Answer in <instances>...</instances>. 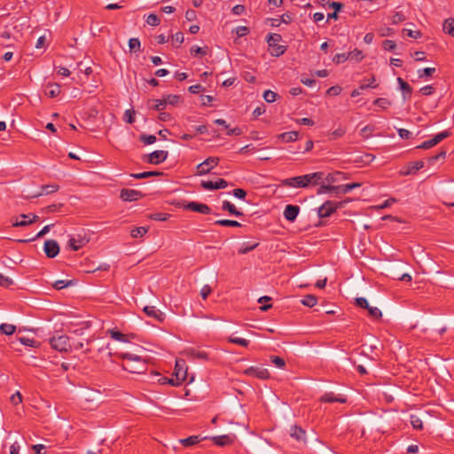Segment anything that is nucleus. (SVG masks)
I'll return each instance as SVG.
<instances>
[{
    "label": "nucleus",
    "mask_w": 454,
    "mask_h": 454,
    "mask_svg": "<svg viewBox=\"0 0 454 454\" xmlns=\"http://www.w3.org/2000/svg\"><path fill=\"white\" fill-rule=\"evenodd\" d=\"M325 173L321 171L286 178L281 181V185L293 188H308L309 186L318 185L324 182Z\"/></svg>",
    "instance_id": "1"
},
{
    "label": "nucleus",
    "mask_w": 454,
    "mask_h": 454,
    "mask_svg": "<svg viewBox=\"0 0 454 454\" xmlns=\"http://www.w3.org/2000/svg\"><path fill=\"white\" fill-rule=\"evenodd\" d=\"M120 357L125 361L123 369L131 373H143L147 369L146 363L137 355L126 352L120 354Z\"/></svg>",
    "instance_id": "2"
},
{
    "label": "nucleus",
    "mask_w": 454,
    "mask_h": 454,
    "mask_svg": "<svg viewBox=\"0 0 454 454\" xmlns=\"http://www.w3.org/2000/svg\"><path fill=\"white\" fill-rule=\"evenodd\" d=\"M281 40L282 36L279 34H269L267 35L266 41L269 46L272 49L270 54L274 57H279L286 51V46L278 44Z\"/></svg>",
    "instance_id": "3"
},
{
    "label": "nucleus",
    "mask_w": 454,
    "mask_h": 454,
    "mask_svg": "<svg viewBox=\"0 0 454 454\" xmlns=\"http://www.w3.org/2000/svg\"><path fill=\"white\" fill-rule=\"evenodd\" d=\"M51 347L59 352H67L71 348L69 337L67 335L53 336L50 339Z\"/></svg>",
    "instance_id": "4"
},
{
    "label": "nucleus",
    "mask_w": 454,
    "mask_h": 454,
    "mask_svg": "<svg viewBox=\"0 0 454 454\" xmlns=\"http://www.w3.org/2000/svg\"><path fill=\"white\" fill-rule=\"evenodd\" d=\"M342 202H334L331 200L325 201L317 210V215L320 218L330 216L338 208L341 207Z\"/></svg>",
    "instance_id": "5"
},
{
    "label": "nucleus",
    "mask_w": 454,
    "mask_h": 454,
    "mask_svg": "<svg viewBox=\"0 0 454 454\" xmlns=\"http://www.w3.org/2000/svg\"><path fill=\"white\" fill-rule=\"evenodd\" d=\"M220 160L217 157H209L197 166V175L203 176L218 165Z\"/></svg>",
    "instance_id": "6"
},
{
    "label": "nucleus",
    "mask_w": 454,
    "mask_h": 454,
    "mask_svg": "<svg viewBox=\"0 0 454 454\" xmlns=\"http://www.w3.org/2000/svg\"><path fill=\"white\" fill-rule=\"evenodd\" d=\"M356 305L367 309L369 316L373 319H379L382 317L381 311L377 307L370 306L368 301L364 297L356 298Z\"/></svg>",
    "instance_id": "7"
},
{
    "label": "nucleus",
    "mask_w": 454,
    "mask_h": 454,
    "mask_svg": "<svg viewBox=\"0 0 454 454\" xmlns=\"http://www.w3.org/2000/svg\"><path fill=\"white\" fill-rule=\"evenodd\" d=\"M90 238L87 236V234L84 233H78L75 236H73L68 240V246L71 247L72 250L77 251L80 248L83 247L87 243H89Z\"/></svg>",
    "instance_id": "8"
},
{
    "label": "nucleus",
    "mask_w": 454,
    "mask_h": 454,
    "mask_svg": "<svg viewBox=\"0 0 454 454\" xmlns=\"http://www.w3.org/2000/svg\"><path fill=\"white\" fill-rule=\"evenodd\" d=\"M145 195L142 192L133 189H121L120 193V198L123 201H137L142 199Z\"/></svg>",
    "instance_id": "9"
},
{
    "label": "nucleus",
    "mask_w": 454,
    "mask_h": 454,
    "mask_svg": "<svg viewBox=\"0 0 454 454\" xmlns=\"http://www.w3.org/2000/svg\"><path fill=\"white\" fill-rule=\"evenodd\" d=\"M244 374L258 378L260 380H267L270 378V372L262 367L251 366L244 371Z\"/></svg>",
    "instance_id": "10"
},
{
    "label": "nucleus",
    "mask_w": 454,
    "mask_h": 454,
    "mask_svg": "<svg viewBox=\"0 0 454 454\" xmlns=\"http://www.w3.org/2000/svg\"><path fill=\"white\" fill-rule=\"evenodd\" d=\"M184 207L187 210L198 212L203 215H209L212 212L211 208L207 204L200 203L197 201L188 202L184 206Z\"/></svg>",
    "instance_id": "11"
},
{
    "label": "nucleus",
    "mask_w": 454,
    "mask_h": 454,
    "mask_svg": "<svg viewBox=\"0 0 454 454\" xmlns=\"http://www.w3.org/2000/svg\"><path fill=\"white\" fill-rule=\"evenodd\" d=\"M19 344L32 348H37L39 346V343L34 339H29L27 337H16L15 340L11 341L10 347L14 350L20 351L18 348Z\"/></svg>",
    "instance_id": "12"
},
{
    "label": "nucleus",
    "mask_w": 454,
    "mask_h": 454,
    "mask_svg": "<svg viewBox=\"0 0 454 454\" xmlns=\"http://www.w3.org/2000/svg\"><path fill=\"white\" fill-rule=\"evenodd\" d=\"M168 152L164 150H158L147 155L146 161L150 164H160L167 160Z\"/></svg>",
    "instance_id": "13"
},
{
    "label": "nucleus",
    "mask_w": 454,
    "mask_h": 454,
    "mask_svg": "<svg viewBox=\"0 0 454 454\" xmlns=\"http://www.w3.org/2000/svg\"><path fill=\"white\" fill-rule=\"evenodd\" d=\"M43 250L48 258H54L59 253V246L54 239H48L44 242Z\"/></svg>",
    "instance_id": "14"
},
{
    "label": "nucleus",
    "mask_w": 454,
    "mask_h": 454,
    "mask_svg": "<svg viewBox=\"0 0 454 454\" xmlns=\"http://www.w3.org/2000/svg\"><path fill=\"white\" fill-rule=\"evenodd\" d=\"M201 187L207 191L223 189L228 186L226 180L223 178L217 179L215 182L213 181H201Z\"/></svg>",
    "instance_id": "15"
},
{
    "label": "nucleus",
    "mask_w": 454,
    "mask_h": 454,
    "mask_svg": "<svg viewBox=\"0 0 454 454\" xmlns=\"http://www.w3.org/2000/svg\"><path fill=\"white\" fill-rule=\"evenodd\" d=\"M211 439L218 446H228L234 442L236 436L234 434H223L214 436Z\"/></svg>",
    "instance_id": "16"
},
{
    "label": "nucleus",
    "mask_w": 454,
    "mask_h": 454,
    "mask_svg": "<svg viewBox=\"0 0 454 454\" xmlns=\"http://www.w3.org/2000/svg\"><path fill=\"white\" fill-rule=\"evenodd\" d=\"M143 310L148 317H153L159 322H163L165 319V314L154 306H145Z\"/></svg>",
    "instance_id": "17"
},
{
    "label": "nucleus",
    "mask_w": 454,
    "mask_h": 454,
    "mask_svg": "<svg viewBox=\"0 0 454 454\" xmlns=\"http://www.w3.org/2000/svg\"><path fill=\"white\" fill-rule=\"evenodd\" d=\"M20 218H24V219H27V222H18V218L15 219V221L12 222V226L13 227H25V226H27L29 224H32L35 222H37L38 220V215H34V214H28V215H26V214H21L20 215Z\"/></svg>",
    "instance_id": "18"
},
{
    "label": "nucleus",
    "mask_w": 454,
    "mask_h": 454,
    "mask_svg": "<svg viewBox=\"0 0 454 454\" xmlns=\"http://www.w3.org/2000/svg\"><path fill=\"white\" fill-rule=\"evenodd\" d=\"M300 212V207L297 205H287L284 210V216L289 222H294Z\"/></svg>",
    "instance_id": "19"
},
{
    "label": "nucleus",
    "mask_w": 454,
    "mask_h": 454,
    "mask_svg": "<svg viewBox=\"0 0 454 454\" xmlns=\"http://www.w3.org/2000/svg\"><path fill=\"white\" fill-rule=\"evenodd\" d=\"M397 82L399 84L400 90L403 91V99L404 101L410 99L412 94L411 86L401 77L397 78Z\"/></svg>",
    "instance_id": "20"
},
{
    "label": "nucleus",
    "mask_w": 454,
    "mask_h": 454,
    "mask_svg": "<svg viewBox=\"0 0 454 454\" xmlns=\"http://www.w3.org/2000/svg\"><path fill=\"white\" fill-rule=\"evenodd\" d=\"M187 355L189 357H191L192 359H200V360H206V361L210 359L209 354L207 351L201 350V349H197V348L188 349Z\"/></svg>",
    "instance_id": "21"
},
{
    "label": "nucleus",
    "mask_w": 454,
    "mask_h": 454,
    "mask_svg": "<svg viewBox=\"0 0 454 454\" xmlns=\"http://www.w3.org/2000/svg\"><path fill=\"white\" fill-rule=\"evenodd\" d=\"M290 434L299 442H306V432L301 427L293 426L290 429Z\"/></svg>",
    "instance_id": "22"
},
{
    "label": "nucleus",
    "mask_w": 454,
    "mask_h": 454,
    "mask_svg": "<svg viewBox=\"0 0 454 454\" xmlns=\"http://www.w3.org/2000/svg\"><path fill=\"white\" fill-rule=\"evenodd\" d=\"M342 179H348V174L340 171L329 173L325 177L324 176V180H325L328 184L336 183Z\"/></svg>",
    "instance_id": "23"
},
{
    "label": "nucleus",
    "mask_w": 454,
    "mask_h": 454,
    "mask_svg": "<svg viewBox=\"0 0 454 454\" xmlns=\"http://www.w3.org/2000/svg\"><path fill=\"white\" fill-rule=\"evenodd\" d=\"M321 402L324 403H345L347 402L346 398L341 396H336L333 392L325 393L320 398Z\"/></svg>",
    "instance_id": "24"
},
{
    "label": "nucleus",
    "mask_w": 454,
    "mask_h": 454,
    "mask_svg": "<svg viewBox=\"0 0 454 454\" xmlns=\"http://www.w3.org/2000/svg\"><path fill=\"white\" fill-rule=\"evenodd\" d=\"M187 372L182 368H179V363L176 362L175 367L174 376L176 379V387L180 386L186 380Z\"/></svg>",
    "instance_id": "25"
},
{
    "label": "nucleus",
    "mask_w": 454,
    "mask_h": 454,
    "mask_svg": "<svg viewBox=\"0 0 454 454\" xmlns=\"http://www.w3.org/2000/svg\"><path fill=\"white\" fill-rule=\"evenodd\" d=\"M278 137L286 143L294 142L298 139L299 133L297 131L284 132L279 134Z\"/></svg>",
    "instance_id": "26"
},
{
    "label": "nucleus",
    "mask_w": 454,
    "mask_h": 454,
    "mask_svg": "<svg viewBox=\"0 0 454 454\" xmlns=\"http://www.w3.org/2000/svg\"><path fill=\"white\" fill-rule=\"evenodd\" d=\"M204 439H207V437H204ZM201 440H203V438H200V435H192L187 438L181 439L179 442L183 446L190 447L199 443Z\"/></svg>",
    "instance_id": "27"
},
{
    "label": "nucleus",
    "mask_w": 454,
    "mask_h": 454,
    "mask_svg": "<svg viewBox=\"0 0 454 454\" xmlns=\"http://www.w3.org/2000/svg\"><path fill=\"white\" fill-rule=\"evenodd\" d=\"M59 189V186L57 184L43 185L42 192L37 194L33 195L32 197L36 198L43 194H51V193L56 192Z\"/></svg>",
    "instance_id": "28"
},
{
    "label": "nucleus",
    "mask_w": 454,
    "mask_h": 454,
    "mask_svg": "<svg viewBox=\"0 0 454 454\" xmlns=\"http://www.w3.org/2000/svg\"><path fill=\"white\" fill-rule=\"evenodd\" d=\"M107 333L113 338L114 340L121 341V342H128L129 337L126 334H123L122 333L115 330V329H109L107 330Z\"/></svg>",
    "instance_id": "29"
},
{
    "label": "nucleus",
    "mask_w": 454,
    "mask_h": 454,
    "mask_svg": "<svg viewBox=\"0 0 454 454\" xmlns=\"http://www.w3.org/2000/svg\"><path fill=\"white\" fill-rule=\"evenodd\" d=\"M223 210H227L231 215L235 216L242 215V212L239 211L236 207L228 200H224L222 205Z\"/></svg>",
    "instance_id": "30"
},
{
    "label": "nucleus",
    "mask_w": 454,
    "mask_h": 454,
    "mask_svg": "<svg viewBox=\"0 0 454 454\" xmlns=\"http://www.w3.org/2000/svg\"><path fill=\"white\" fill-rule=\"evenodd\" d=\"M60 92H61V89H60V86L58 84H49L45 90V94L49 98H51L59 96L60 94Z\"/></svg>",
    "instance_id": "31"
},
{
    "label": "nucleus",
    "mask_w": 454,
    "mask_h": 454,
    "mask_svg": "<svg viewBox=\"0 0 454 454\" xmlns=\"http://www.w3.org/2000/svg\"><path fill=\"white\" fill-rule=\"evenodd\" d=\"M161 175H163V173L159 172V171H145V172H141V173L131 174V176L136 179H144V178H147V177H151V176H161Z\"/></svg>",
    "instance_id": "32"
},
{
    "label": "nucleus",
    "mask_w": 454,
    "mask_h": 454,
    "mask_svg": "<svg viewBox=\"0 0 454 454\" xmlns=\"http://www.w3.org/2000/svg\"><path fill=\"white\" fill-rule=\"evenodd\" d=\"M215 225L227 226V227H240L241 223L235 220L222 219L215 222Z\"/></svg>",
    "instance_id": "33"
},
{
    "label": "nucleus",
    "mask_w": 454,
    "mask_h": 454,
    "mask_svg": "<svg viewBox=\"0 0 454 454\" xmlns=\"http://www.w3.org/2000/svg\"><path fill=\"white\" fill-rule=\"evenodd\" d=\"M301 304L309 308L314 307L317 302V298L313 294H308L301 301Z\"/></svg>",
    "instance_id": "34"
},
{
    "label": "nucleus",
    "mask_w": 454,
    "mask_h": 454,
    "mask_svg": "<svg viewBox=\"0 0 454 454\" xmlns=\"http://www.w3.org/2000/svg\"><path fill=\"white\" fill-rule=\"evenodd\" d=\"M443 31L450 35H454V19L450 18L444 20L443 22Z\"/></svg>",
    "instance_id": "35"
},
{
    "label": "nucleus",
    "mask_w": 454,
    "mask_h": 454,
    "mask_svg": "<svg viewBox=\"0 0 454 454\" xmlns=\"http://www.w3.org/2000/svg\"><path fill=\"white\" fill-rule=\"evenodd\" d=\"M165 105L176 106L180 100L181 97L179 95L169 94L163 98Z\"/></svg>",
    "instance_id": "36"
},
{
    "label": "nucleus",
    "mask_w": 454,
    "mask_h": 454,
    "mask_svg": "<svg viewBox=\"0 0 454 454\" xmlns=\"http://www.w3.org/2000/svg\"><path fill=\"white\" fill-rule=\"evenodd\" d=\"M424 162L422 160L413 161L409 164V169L407 171V174H415L419 169L424 168Z\"/></svg>",
    "instance_id": "37"
},
{
    "label": "nucleus",
    "mask_w": 454,
    "mask_h": 454,
    "mask_svg": "<svg viewBox=\"0 0 454 454\" xmlns=\"http://www.w3.org/2000/svg\"><path fill=\"white\" fill-rule=\"evenodd\" d=\"M148 231V228L146 227H136L134 229L131 230L130 231V235L132 238H142L143 236H145Z\"/></svg>",
    "instance_id": "38"
},
{
    "label": "nucleus",
    "mask_w": 454,
    "mask_h": 454,
    "mask_svg": "<svg viewBox=\"0 0 454 454\" xmlns=\"http://www.w3.org/2000/svg\"><path fill=\"white\" fill-rule=\"evenodd\" d=\"M16 326L11 324H2L0 325V332L5 335H12L15 333Z\"/></svg>",
    "instance_id": "39"
},
{
    "label": "nucleus",
    "mask_w": 454,
    "mask_h": 454,
    "mask_svg": "<svg viewBox=\"0 0 454 454\" xmlns=\"http://www.w3.org/2000/svg\"><path fill=\"white\" fill-rule=\"evenodd\" d=\"M410 421L414 429L421 430L423 428V422L419 416L411 414Z\"/></svg>",
    "instance_id": "40"
},
{
    "label": "nucleus",
    "mask_w": 454,
    "mask_h": 454,
    "mask_svg": "<svg viewBox=\"0 0 454 454\" xmlns=\"http://www.w3.org/2000/svg\"><path fill=\"white\" fill-rule=\"evenodd\" d=\"M152 374L153 376L159 377L157 380L161 385L169 384L172 386H176V379H174V378H167L165 376L160 375L159 373H153V372H152Z\"/></svg>",
    "instance_id": "41"
},
{
    "label": "nucleus",
    "mask_w": 454,
    "mask_h": 454,
    "mask_svg": "<svg viewBox=\"0 0 454 454\" xmlns=\"http://www.w3.org/2000/svg\"><path fill=\"white\" fill-rule=\"evenodd\" d=\"M259 243H243L241 247L239 249V254H245L249 253L250 251L254 250L255 247H257Z\"/></svg>",
    "instance_id": "42"
},
{
    "label": "nucleus",
    "mask_w": 454,
    "mask_h": 454,
    "mask_svg": "<svg viewBox=\"0 0 454 454\" xmlns=\"http://www.w3.org/2000/svg\"><path fill=\"white\" fill-rule=\"evenodd\" d=\"M435 72V68L434 67H425V68H422V69H419L418 71V76L419 79H422L424 77H429V76H432Z\"/></svg>",
    "instance_id": "43"
},
{
    "label": "nucleus",
    "mask_w": 454,
    "mask_h": 454,
    "mask_svg": "<svg viewBox=\"0 0 454 454\" xmlns=\"http://www.w3.org/2000/svg\"><path fill=\"white\" fill-rule=\"evenodd\" d=\"M378 87V84L376 83V78L375 76H372L370 79L367 80V82L365 81L363 82V83L360 84L361 90H365L367 88L375 89Z\"/></svg>",
    "instance_id": "44"
},
{
    "label": "nucleus",
    "mask_w": 454,
    "mask_h": 454,
    "mask_svg": "<svg viewBox=\"0 0 454 454\" xmlns=\"http://www.w3.org/2000/svg\"><path fill=\"white\" fill-rule=\"evenodd\" d=\"M360 186H361L360 183H351V184H342L340 187V193L346 194V193L351 192L353 189L358 188Z\"/></svg>",
    "instance_id": "45"
},
{
    "label": "nucleus",
    "mask_w": 454,
    "mask_h": 454,
    "mask_svg": "<svg viewBox=\"0 0 454 454\" xmlns=\"http://www.w3.org/2000/svg\"><path fill=\"white\" fill-rule=\"evenodd\" d=\"M139 140L144 145H152L156 142V137L154 135L141 134L139 136Z\"/></svg>",
    "instance_id": "46"
},
{
    "label": "nucleus",
    "mask_w": 454,
    "mask_h": 454,
    "mask_svg": "<svg viewBox=\"0 0 454 454\" xmlns=\"http://www.w3.org/2000/svg\"><path fill=\"white\" fill-rule=\"evenodd\" d=\"M151 102L154 103V105L150 106V107L160 112V113L162 112L166 107L163 98L162 99H153V100H151Z\"/></svg>",
    "instance_id": "47"
},
{
    "label": "nucleus",
    "mask_w": 454,
    "mask_h": 454,
    "mask_svg": "<svg viewBox=\"0 0 454 454\" xmlns=\"http://www.w3.org/2000/svg\"><path fill=\"white\" fill-rule=\"evenodd\" d=\"M348 56H349L348 59L356 60V62H360L364 59L362 51L358 49L350 51L349 53H348Z\"/></svg>",
    "instance_id": "48"
},
{
    "label": "nucleus",
    "mask_w": 454,
    "mask_h": 454,
    "mask_svg": "<svg viewBox=\"0 0 454 454\" xmlns=\"http://www.w3.org/2000/svg\"><path fill=\"white\" fill-rule=\"evenodd\" d=\"M129 50L132 51H139L141 49V43L138 38H130L129 41Z\"/></svg>",
    "instance_id": "49"
},
{
    "label": "nucleus",
    "mask_w": 454,
    "mask_h": 454,
    "mask_svg": "<svg viewBox=\"0 0 454 454\" xmlns=\"http://www.w3.org/2000/svg\"><path fill=\"white\" fill-rule=\"evenodd\" d=\"M184 34L182 32H177L172 35V44L176 47H179L184 42Z\"/></svg>",
    "instance_id": "50"
},
{
    "label": "nucleus",
    "mask_w": 454,
    "mask_h": 454,
    "mask_svg": "<svg viewBox=\"0 0 454 454\" xmlns=\"http://www.w3.org/2000/svg\"><path fill=\"white\" fill-rule=\"evenodd\" d=\"M373 105L378 106L383 109H387L390 106L391 102L387 98H378L373 101Z\"/></svg>",
    "instance_id": "51"
},
{
    "label": "nucleus",
    "mask_w": 454,
    "mask_h": 454,
    "mask_svg": "<svg viewBox=\"0 0 454 454\" xmlns=\"http://www.w3.org/2000/svg\"><path fill=\"white\" fill-rule=\"evenodd\" d=\"M170 215L167 213L152 214L149 218L155 221L165 222L169 218Z\"/></svg>",
    "instance_id": "52"
},
{
    "label": "nucleus",
    "mask_w": 454,
    "mask_h": 454,
    "mask_svg": "<svg viewBox=\"0 0 454 454\" xmlns=\"http://www.w3.org/2000/svg\"><path fill=\"white\" fill-rule=\"evenodd\" d=\"M160 18L153 13L149 14L146 19V23L153 27H157L158 25H160Z\"/></svg>",
    "instance_id": "53"
},
{
    "label": "nucleus",
    "mask_w": 454,
    "mask_h": 454,
    "mask_svg": "<svg viewBox=\"0 0 454 454\" xmlns=\"http://www.w3.org/2000/svg\"><path fill=\"white\" fill-rule=\"evenodd\" d=\"M277 97H278L277 93H275L274 91L270 90H266L263 93V98L268 103H273L274 101H276Z\"/></svg>",
    "instance_id": "54"
},
{
    "label": "nucleus",
    "mask_w": 454,
    "mask_h": 454,
    "mask_svg": "<svg viewBox=\"0 0 454 454\" xmlns=\"http://www.w3.org/2000/svg\"><path fill=\"white\" fill-rule=\"evenodd\" d=\"M228 340L231 343L238 344V345H240L243 347H247L249 344V340L243 339V338H239V337H230L228 339Z\"/></svg>",
    "instance_id": "55"
},
{
    "label": "nucleus",
    "mask_w": 454,
    "mask_h": 454,
    "mask_svg": "<svg viewBox=\"0 0 454 454\" xmlns=\"http://www.w3.org/2000/svg\"><path fill=\"white\" fill-rule=\"evenodd\" d=\"M135 110L134 109H128L124 113V121L129 124L133 123L135 121Z\"/></svg>",
    "instance_id": "56"
},
{
    "label": "nucleus",
    "mask_w": 454,
    "mask_h": 454,
    "mask_svg": "<svg viewBox=\"0 0 454 454\" xmlns=\"http://www.w3.org/2000/svg\"><path fill=\"white\" fill-rule=\"evenodd\" d=\"M190 52L192 56L194 57H197V56H204L207 54V51L206 49H203L200 46H192L190 50Z\"/></svg>",
    "instance_id": "57"
},
{
    "label": "nucleus",
    "mask_w": 454,
    "mask_h": 454,
    "mask_svg": "<svg viewBox=\"0 0 454 454\" xmlns=\"http://www.w3.org/2000/svg\"><path fill=\"white\" fill-rule=\"evenodd\" d=\"M348 59L349 56H348L346 53H338L333 57V61L336 64H341L347 61Z\"/></svg>",
    "instance_id": "58"
},
{
    "label": "nucleus",
    "mask_w": 454,
    "mask_h": 454,
    "mask_svg": "<svg viewBox=\"0 0 454 454\" xmlns=\"http://www.w3.org/2000/svg\"><path fill=\"white\" fill-rule=\"evenodd\" d=\"M271 363H273L278 368H284L286 365V362L283 358L277 356H271L270 357Z\"/></svg>",
    "instance_id": "59"
},
{
    "label": "nucleus",
    "mask_w": 454,
    "mask_h": 454,
    "mask_svg": "<svg viewBox=\"0 0 454 454\" xmlns=\"http://www.w3.org/2000/svg\"><path fill=\"white\" fill-rule=\"evenodd\" d=\"M435 91V88L433 85H426L420 88L419 92L424 96H430L434 94Z\"/></svg>",
    "instance_id": "60"
},
{
    "label": "nucleus",
    "mask_w": 454,
    "mask_h": 454,
    "mask_svg": "<svg viewBox=\"0 0 454 454\" xmlns=\"http://www.w3.org/2000/svg\"><path fill=\"white\" fill-rule=\"evenodd\" d=\"M319 185L320 186H319V188L317 189V194H323V193H325V192H332L333 191V185L323 184V183H321Z\"/></svg>",
    "instance_id": "61"
},
{
    "label": "nucleus",
    "mask_w": 454,
    "mask_h": 454,
    "mask_svg": "<svg viewBox=\"0 0 454 454\" xmlns=\"http://www.w3.org/2000/svg\"><path fill=\"white\" fill-rule=\"evenodd\" d=\"M450 133L448 130H444V131L440 132L439 134L435 135L433 138H434V141L435 145H437L438 143H440L443 139H445L448 137H450Z\"/></svg>",
    "instance_id": "62"
},
{
    "label": "nucleus",
    "mask_w": 454,
    "mask_h": 454,
    "mask_svg": "<svg viewBox=\"0 0 454 454\" xmlns=\"http://www.w3.org/2000/svg\"><path fill=\"white\" fill-rule=\"evenodd\" d=\"M13 284V280L8 277H5L0 273V286L9 287Z\"/></svg>",
    "instance_id": "63"
},
{
    "label": "nucleus",
    "mask_w": 454,
    "mask_h": 454,
    "mask_svg": "<svg viewBox=\"0 0 454 454\" xmlns=\"http://www.w3.org/2000/svg\"><path fill=\"white\" fill-rule=\"evenodd\" d=\"M234 31L239 37H243L249 33V28L245 26H239L237 27Z\"/></svg>",
    "instance_id": "64"
}]
</instances>
